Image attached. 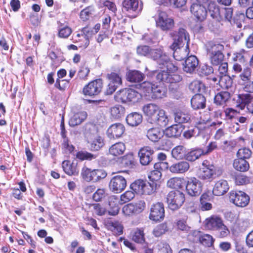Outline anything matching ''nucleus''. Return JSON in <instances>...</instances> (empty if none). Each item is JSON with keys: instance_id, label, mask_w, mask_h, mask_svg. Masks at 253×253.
<instances>
[{"instance_id": "nucleus-14", "label": "nucleus", "mask_w": 253, "mask_h": 253, "mask_svg": "<svg viewBox=\"0 0 253 253\" xmlns=\"http://www.w3.org/2000/svg\"><path fill=\"white\" fill-rule=\"evenodd\" d=\"M87 146L92 151H97L105 144L103 138L98 134H91L87 137Z\"/></svg>"}, {"instance_id": "nucleus-42", "label": "nucleus", "mask_w": 253, "mask_h": 253, "mask_svg": "<svg viewBox=\"0 0 253 253\" xmlns=\"http://www.w3.org/2000/svg\"><path fill=\"white\" fill-rule=\"evenodd\" d=\"M233 167L238 171L244 172L249 169L250 166L246 160L238 158L234 161Z\"/></svg>"}, {"instance_id": "nucleus-24", "label": "nucleus", "mask_w": 253, "mask_h": 253, "mask_svg": "<svg viewBox=\"0 0 253 253\" xmlns=\"http://www.w3.org/2000/svg\"><path fill=\"white\" fill-rule=\"evenodd\" d=\"M190 165L186 161H180L169 167V171L173 173H183L189 169Z\"/></svg>"}, {"instance_id": "nucleus-26", "label": "nucleus", "mask_w": 253, "mask_h": 253, "mask_svg": "<svg viewBox=\"0 0 253 253\" xmlns=\"http://www.w3.org/2000/svg\"><path fill=\"white\" fill-rule=\"evenodd\" d=\"M164 132L159 127L148 128L146 132L147 138L153 142H158L164 136Z\"/></svg>"}, {"instance_id": "nucleus-60", "label": "nucleus", "mask_w": 253, "mask_h": 253, "mask_svg": "<svg viewBox=\"0 0 253 253\" xmlns=\"http://www.w3.org/2000/svg\"><path fill=\"white\" fill-rule=\"evenodd\" d=\"M240 78L242 83H245L250 80H252L253 79L252 76V70L249 68L245 69L243 72L240 75Z\"/></svg>"}, {"instance_id": "nucleus-7", "label": "nucleus", "mask_w": 253, "mask_h": 253, "mask_svg": "<svg viewBox=\"0 0 253 253\" xmlns=\"http://www.w3.org/2000/svg\"><path fill=\"white\" fill-rule=\"evenodd\" d=\"M229 199L231 203L242 208L246 207L250 202V197L242 191H231L229 193Z\"/></svg>"}, {"instance_id": "nucleus-50", "label": "nucleus", "mask_w": 253, "mask_h": 253, "mask_svg": "<svg viewBox=\"0 0 253 253\" xmlns=\"http://www.w3.org/2000/svg\"><path fill=\"white\" fill-rule=\"evenodd\" d=\"M144 185V181L138 179L132 183L130 185V188L137 195H142L143 194V187Z\"/></svg>"}, {"instance_id": "nucleus-4", "label": "nucleus", "mask_w": 253, "mask_h": 253, "mask_svg": "<svg viewBox=\"0 0 253 253\" xmlns=\"http://www.w3.org/2000/svg\"><path fill=\"white\" fill-rule=\"evenodd\" d=\"M140 93L131 88H125L117 92L116 98L123 103L134 104L141 99Z\"/></svg>"}, {"instance_id": "nucleus-25", "label": "nucleus", "mask_w": 253, "mask_h": 253, "mask_svg": "<svg viewBox=\"0 0 253 253\" xmlns=\"http://www.w3.org/2000/svg\"><path fill=\"white\" fill-rule=\"evenodd\" d=\"M206 99L201 93H197L191 99V104L194 109H203L206 107Z\"/></svg>"}, {"instance_id": "nucleus-38", "label": "nucleus", "mask_w": 253, "mask_h": 253, "mask_svg": "<svg viewBox=\"0 0 253 253\" xmlns=\"http://www.w3.org/2000/svg\"><path fill=\"white\" fill-rule=\"evenodd\" d=\"M145 75L137 70L129 71L126 74L128 81L134 83H139L143 80Z\"/></svg>"}, {"instance_id": "nucleus-32", "label": "nucleus", "mask_w": 253, "mask_h": 253, "mask_svg": "<svg viewBox=\"0 0 253 253\" xmlns=\"http://www.w3.org/2000/svg\"><path fill=\"white\" fill-rule=\"evenodd\" d=\"M215 174V167L213 165H209L202 168L199 172V177L204 180L212 178Z\"/></svg>"}, {"instance_id": "nucleus-36", "label": "nucleus", "mask_w": 253, "mask_h": 253, "mask_svg": "<svg viewBox=\"0 0 253 253\" xmlns=\"http://www.w3.org/2000/svg\"><path fill=\"white\" fill-rule=\"evenodd\" d=\"M182 131V126L173 125L166 128L164 133L169 137H177L180 136Z\"/></svg>"}, {"instance_id": "nucleus-41", "label": "nucleus", "mask_w": 253, "mask_h": 253, "mask_svg": "<svg viewBox=\"0 0 253 253\" xmlns=\"http://www.w3.org/2000/svg\"><path fill=\"white\" fill-rule=\"evenodd\" d=\"M224 45L218 42H210L207 45V54L222 53Z\"/></svg>"}, {"instance_id": "nucleus-55", "label": "nucleus", "mask_w": 253, "mask_h": 253, "mask_svg": "<svg viewBox=\"0 0 253 253\" xmlns=\"http://www.w3.org/2000/svg\"><path fill=\"white\" fill-rule=\"evenodd\" d=\"M132 240L138 243H142L145 241L144 231L142 229L137 228L133 232Z\"/></svg>"}, {"instance_id": "nucleus-33", "label": "nucleus", "mask_w": 253, "mask_h": 253, "mask_svg": "<svg viewBox=\"0 0 253 253\" xmlns=\"http://www.w3.org/2000/svg\"><path fill=\"white\" fill-rule=\"evenodd\" d=\"M231 93L230 91H221L216 94L214 98V102L219 106H223L230 99Z\"/></svg>"}, {"instance_id": "nucleus-37", "label": "nucleus", "mask_w": 253, "mask_h": 253, "mask_svg": "<svg viewBox=\"0 0 253 253\" xmlns=\"http://www.w3.org/2000/svg\"><path fill=\"white\" fill-rule=\"evenodd\" d=\"M142 115L136 112L129 114L126 118L127 124L131 126H138L142 122Z\"/></svg>"}, {"instance_id": "nucleus-61", "label": "nucleus", "mask_w": 253, "mask_h": 253, "mask_svg": "<svg viewBox=\"0 0 253 253\" xmlns=\"http://www.w3.org/2000/svg\"><path fill=\"white\" fill-rule=\"evenodd\" d=\"M110 228L115 233L120 235L123 233V227L118 221L112 222L110 223Z\"/></svg>"}, {"instance_id": "nucleus-31", "label": "nucleus", "mask_w": 253, "mask_h": 253, "mask_svg": "<svg viewBox=\"0 0 253 253\" xmlns=\"http://www.w3.org/2000/svg\"><path fill=\"white\" fill-rule=\"evenodd\" d=\"M126 146L123 142H119L112 145L109 149V154L113 156L118 157L124 154Z\"/></svg>"}, {"instance_id": "nucleus-45", "label": "nucleus", "mask_w": 253, "mask_h": 253, "mask_svg": "<svg viewBox=\"0 0 253 253\" xmlns=\"http://www.w3.org/2000/svg\"><path fill=\"white\" fill-rule=\"evenodd\" d=\"M171 155L173 158L176 160H181L183 158L185 159V148L181 145L177 146L172 149Z\"/></svg>"}, {"instance_id": "nucleus-15", "label": "nucleus", "mask_w": 253, "mask_h": 253, "mask_svg": "<svg viewBox=\"0 0 253 253\" xmlns=\"http://www.w3.org/2000/svg\"><path fill=\"white\" fill-rule=\"evenodd\" d=\"M165 210L162 203L158 202L152 205L149 218L151 220L158 221L164 219Z\"/></svg>"}, {"instance_id": "nucleus-52", "label": "nucleus", "mask_w": 253, "mask_h": 253, "mask_svg": "<svg viewBox=\"0 0 253 253\" xmlns=\"http://www.w3.org/2000/svg\"><path fill=\"white\" fill-rule=\"evenodd\" d=\"M211 63L213 65H218L223 61L224 56L223 53L208 54Z\"/></svg>"}, {"instance_id": "nucleus-11", "label": "nucleus", "mask_w": 253, "mask_h": 253, "mask_svg": "<svg viewBox=\"0 0 253 253\" xmlns=\"http://www.w3.org/2000/svg\"><path fill=\"white\" fill-rule=\"evenodd\" d=\"M186 190L188 195L191 196H199L202 190L201 181L195 177L189 178L186 182Z\"/></svg>"}, {"instance_id": "nucleus-22", "label": "nucleus", "mask_w": 253, "mask_h": 253, "mask_svg": "<svg viewBox=\"0 0 253 253\" xmlns=\"http://www.w3.org/2000/svg\"><path fill=\"white\" fill-rule=\"evenodd\" d=\"M149 58L157 61L159 66L168 60V55L160 48L150 49Z\"/></svg>"}, {"instance_id": "nucleus-18", "label": "nucleus", "mask_w": 253, "mask_h": 253, "mask_svg": "<svg viewBox=\"0 0 253 253\" xmlns=\"http://www.w3.org/2000/svg\"><path fill=\"white\" fill-rule=\"evenodd\" d=\"M190 11L196 18L200 21H204L207 16V10L205 6L201 4H193L191 6Z\"/></svg>"}, {"instance_id": "nucleus-47", "label": "nucleus", "mask_w": 253, "mask_h": 253, "mask_svg": "<svg viewBox=\"0 0 253 253\" xmlns=\"http://www.w3.org/2000/svg\"><path fill=\"white\" fill-rule=\"evenodd\" d=\"M204 155V150L195 149L186 154L185 159L187 161L193 162Z\"/></svg>"}, {"instance_id": "nucleus-58", "label": "nucleus", "mask_w": 253, "mask_h": 253, "mask_svg": "<svg viewBox=\"0 0 253 253\" xmlns=\"http://www.w3.org/2000/svg\"><path fill=\"white\" fill-rule=\"evenodd\" d=\"M135 193L133 190H128L121 195L120 203L123 204L133 199L135 197Z\"/></svg>"}, {"instance_id": "nucleus-13", "label": "nucleus", "mask_w": 253, "mask_h": 253, "mask_svg": "<svg viewBox=\"0 0 253 253\" xmlns=\"http://www.w3.org/2000/svg\"><path fill=\"white\" fill-rule=\"evenodd\" d=\"M103 87V82L101 79H97L90 82L86 85L84 89L83 92L84 95L94 96L98 95L101 91Z\"/></svg>"}, {"instance_id": "nucleus-9", "label": "nucleus", "mask_w": 253, "mask_h": 253, "mask_svg": "<svg viewBox=\"0 0 253 253\" xmlns=\"http://www.w3.org/2000/svg\"><path fill=\"white\" fill-rule=\"evenodd\" d=\"M145 208V202L141 200L137 203H131L124 206L122 211L126 215L131 216L141 212Z\"/></svg>"}, {"instance_id": "nucleus-64", "label": "nucleus", "mask_w": 253, "mask_h": 253, "mask_svg": "<svg viewBox=\"0 0 253 253\" xmlns=\"http://www.w3.org/2000/svg\"><path fill=\"white\" fill-rule=\"evenodd\" d=\"M245 54L244 50L240 51V52H237L234 53L233 56V60L236 62H239L240 63H244L246 61Z\"/></svg>"}, {"instance_id": "nucleus-21", "label": "nucleus", "mask_w": 253, "mask_h": 253, "mask_svg": "<svg viewBox=\"0 0 253 253\" xmlns=\"http://www.w3.org/2000/svg\"><path fill=\"white\" fill-rule=\"evenodd\" d=\"M229 189L227 181L224 179L217 181L214 184L212 193L215 196H222L226 193Z\"/></svg>"}, {"instance_id": "nucleus-35", "label": "nucleus", "mask_w": 253, "mask_h": 253, "mask_svg": "<svg viewBox=\"0 0 253 253\" xmlns=\"http://www.w3.org/2000/svg\"><path fill=\"white\" fill-rule=\"evenodd\" d=\"M193 234L204 246L211 247L212 245L213 240L211 236L209 234H202L200 231H195Z\"/></svg>"}, {"instance_id": "nucleus-12", "label": "nucleus", "mask_w": 253, "mask_h": 253, "mask_svg": "<svg viewBox=\"0 0 253 253\" xmlns=\"http://www.w3.org/2000/svg\"><path fill=\"white\" fill-rule=\"evenodd\" d=\"M126 186V180L124 176L120 175L113 177L109 183L110 190L115 193L122 192L125 189Z\"/></svg>"}, {"instance_id": "nucleus-28", "label": "nucleus", "mask_w": 253, "mask_h": 253, "mask_svg": "<svg viewBox=\"0 0 253 253\" xmlns=\"http://www.w3.org/2000/svg\"><path fill=\"white\" fill-rule=\"evenodd\" d=\"M186 184V181L183 177H174L170 178L167 182L168 187L171 189H182Z\"/></svg>"}, {"instance_id": "nucleus-16", "label": "nucleus", "mask_w": 253, "mask_h": 253, "mask_svg": "<svg viewBox=\"0 0 253 253\" xmlns=\"http://www.w3.org/2000/svg\"><path fill=\"white\" fill-rule=\"evenodd\" d=\"M125 130L124 126L121 123L112 125L107 131V136L110 139L118 138L122 136Z\"/></svg>"}, {"instance_id": "nucleus-46", "label": "nucleus", "mask_w": 253, "mask_h": 253, "mask_svg": "<svg viewBox=\"0 0 253 253\" xmlns=\"http://www.w3.org/2000/svg\"><path fill=\"white\" fill-rule=\"evenodd\" d=\"M253 97L250 93L240 94L238 95L237 102L239 103V106L241 109H244L246 105L252 101Z\"/></svg>"}, {"instance_id": "nucleus-44", "label": "nucleus", "mask_w": 253, "mask_h": 253, "mask_svg": "<svg viewBox=\"0 0 253 253\" xmlns=\"http://www.w3.org/2000/svg\"><path fill=\"white\" fill-rule=\"evenodd\" d=\"M208 8L210 15L213 19L219 21L221 18L219 8L216 3L211 2L209 4Z\"/></svg>"}, {"instance_id": "nucleus-6", "label": "nucleus", "mask_w": 253, "mask_h": 253, "mask_svg": "<svg viewBox=\"0 0 253 253\" xmlns=\"http://www.w3.org/2000/svg\"><path fill=\"white\" fill-rule=\"evenodd\" d=\"M107 78L109 81L106 89L107 94H112L117 88L122 84V72L120 69H117L107 75Z\"/></svg>"}, {"instance_id": "nucleus-29", "label": "nucleus", "mask_w": 253, "mask_h": 253, "mask_svg": "<svg viewBox=\"0 0 253 253\" xmlns=\"http://www.w3.org/2000/svg\"><path fill=\"white\" fill-rule=\"evenodd\" d=\"M87 116L85 111L78 112L71 117L69 121V124L71 126L79 125L86 119Z\"/></svg>"}, {"instance_id": "nucleus-39", "label": "nucleus", "mask_w": 253, "mask_h": 253, "mask_svg": "<svg viewBox=\"0 0 253 253\" xmlns=\"http://www.w3.org/2000/svg\"><path fill=\"white\" fill-rule=\"evenodd\" d=\"M174 121L178 124L188 123L190 120V115L186 112L176 110L174 113Z\"/></svg>"}, {"instance_id": "nucleus-48", "label": "nucleus", "mask_w": 253, "mask_h": 253, "mask_svg": "<svg viewBox=\"0 0 253 253\" xmlns=\"http://www.w3.org/2000/svg\"><path fill=\"white\" fill-rule=\"evenodd\" d=\"M219 85L223 89H229L233 88V80L228 75H220Z\"/></svg>"}, {"instance_id": "nucleus-43", "label": "nucleus", "mask_w": 253, "mask_h": 253, "mask_svg": "<svg viewBox=\"0 0 253 253\" xmlns=\"http://www.w3.org/2000/svg\"><path fill=\"white\" fill-rule=\"evenodd\" d=\"M110 114L112 118L118 119L123 116L125 113V109L121 105H117L110 108Z\"/></svg>"}, {"instance_id": "nucleus-17", "label": "nucleus", "mask_w": 253, "mask_h": 253, "mask_svg": "<svg viewBox=\"0 0 253 253\" xmlns=\"http://www.w3.org/2000/svg\"><path fill=\"white\" fill-rule=\"evenodd\" d=\"M169 119L165 111L160 108L149 121L150 123H157L160 126H166L169 123Z\"/></svg>"}, {"instance_id": "nucleus-30", "label": "nucleus", "mask_w": 253, "mask_h": 253, "mask_svg": "<svg viewBox=\"0 0 253 253\" xmlns=\"http://www.w3.org/2000/svg\"><path fill=\"white\" fill-rule=\"evenodd\" d=\"M62 166L64 172L69 175H75L79 173L77 163L74 162L71 163L69 161H64L62 162Z\"/></svg>"}, {"instance_id": "nucleus-1", "label": "nucleus", "mask_w": 253, "mask_h": 253, "mask_svg": "<svg viewBox=\"0 0 253 253\" xmlns=\"http://www.w3.org/2000/svg\"><path fill=\"white\" fill-rule=\"evenodd\" d=\"M169 35L173 40L170 46L173 50V57L178 61L185 59L189 52L188 34L184 29L180 28L178 31L170 32Z\"/></svg>"}, {"instance_id": "nucleus-59", "label": "nucleus", "mask_w": 253, "mask_h": 253, "mask_svg": "<svg viewBox=\"0 0 253 253\" xmlns=\"http://www.w3.org/2000/svg\"><path fill=\"white\" fill-rule=\"evenodd\" d=\"M251 155V150L250 149L247 148L240 149L237 153L238 158L241 159L246 160L249 159Z\"/></svg>"}, {"instance_id": "nucleus-53", "label": "nucleus", "mask_w": 253, "mask_h": 253, "mask_svg": "<svg viewBox=\"0 0 253 253\" xmlns=\"http://www.w3.org/2000/svg\"><path fill=\"white\" fill-rule=\"evenodd\" d=\"M76 157L81 160H88L90 161L92 159H94L96 158V156L95 155H93L90 153H89L87 151H79L76 154Z\"/></svg>"}, {"instance_id": "nucleus-20", "label": "nucleus", "mask_w": 253, "mask_h": 253, "mask_svg": "<svg viewBox=\"0 0 253 253\" xmlns=\"http://www.w3.org/2000/svg\"><path fill=\"white\" fill-rule=\"evenodd\" d=\"M168 164L164 162L156 163L154 165V169L149 175V178L152 181L159 180L162 176L161 171L165 168H168Z\"/></svg>"}, {"instance_id": "nucleus-10", "label": "nucleus", "mask_w": 253, "mask_h": 253, "mask_svg": "<svg viewBox=\"0 0 253 253\" xmlns=\"http://www.w3.org/2000/svg\"><path fill=\"white\" fill-rule=\"evenodd\" d=\"M156 74V79L159 82L168 83H177L181 81L182 77L178 74H170L165 69L159 72H155Z\"/></svg>"}, {"instance_id": "nucleus-34", "label": "nucleus", "mask_w": 253, "mask_h": 253, "mask_svg": "<svg viewBox=\"0 0 253 253\" xmlns=\"http://www.w3.org/2000/svg\"><path fill=\"white\" fill-rule=\"evenodd\" d=\"M123 8L130 12H139L142 10V6H139L138 0H124L123 2Z\"/></svg>"}, {"instance_id": "nucleus-51", "label": "nucleus", "mask_w": 253, "mask_h": 253, "mask_svg": "<svg viewBox=\"0 0 253 253\" xmlns=\"http://www.w3.org/2000/svg\"><path fill=\"white\" fill-rule=\"evenodd\" d=\"M156 184L155 182H148L144 181V185L143 187L142 195H152L156 190Z\"/></svg>"}, {"instance_id": "nucleus-40", "label": "nucleus", "mask_w": 253, "mask_h": 253, "mask_svg": "<svg viewBox=\"0 0 253 253\" xmlns=\"http://www.w3.org/2000/svg\"><path fill=\"white\" fill-rule=\"evenodd\" d=\"M160 107L155 104L149 103L144 105L143 111L147 117L148 121H149L153 116L156 113Z\"/></svg>"}, {"instance_id": "nucleus-62", "label": "nucleus", "mask_w": 253, "mask_h": 253, "mask_svg": "<svg viewBox=\"0 0 253 253\" xmlns=\"http://www.w3.org/2000/svg\"><path fill=\"white\" fill-rule=\"evenodd\" d=\"M167 227L164 224H161L156 226L153 230V233L155 237H160L167 231Z\"/></svg>"}, {"instance_id": "nucleus-8", "label": "nucleus", "mask_w": 253, "mask_h": 253, "mask_svg": "<svg viewBox=\"0 0 253 253\" xmlns=\"http://www.w3.org/2000/svg\"><path fill=\"white\" fill-rule=\"evenodd\" d=\"M81 174L84 180L94 182L104 178L107 175L106 172L102 169L91 170L85 167L83 168Z\"/></svg>"}, {"instance_id": "nucleus-56", "label": "nucleus", "mask_w": 253, "mask_h": 253, "mask_svg": "<svg viewBox=\"0 0 253 253\" xmlns=\"http://www.w3.org/2000/svg\"><path fill=\"white\" fill-rule=\"evenodd\" d=\"M159 68L165 69L171 73H174L177 70V67L174 65L169 59L168 56V60L166 61H163L160 65Z\"/></svg>"}, {"instance_id": "nucleus-54", "label": "nucleus", "mask_w": 253, "mask_h": 253, "mask_svg": "<svg viewBox=\"0 0 253 253\" xmlns=\"http://www.w3.org/2000/svg\"><path fill=\"white\" fill-rule=\"evenodd\" d=\"M156 253H172V250L169 244L161 242L155 248Z\"/></svg>"}, {"instance_id": "nucleus-19", "label": "nucleus", "mask_w": 253, "mask_h": 253, "mask_svg": "<svg viewBox=\"0 0 253 253\" xmlns=\"http://www.w3.org/2000/svg\"><path fill=\"white\" fill-rule=\"evenodd\" d=\"M153 153V150L150 147L147 146L142 148L138 153L140 163L144 166L149 164L153 159L152 155Z\"/></svg>"}, {"instance_id": "nucleus-63", "label": "nucleus", "mask_w": 253, "mask_h": 253, "mask_svg": "<svg viewBox=\"0 0 253 253\" xmlns=\"http://www.w3.org/2000/svg\"><path fill=\"white\" fill-rule=\"evenodd\" d=\"M65 129L62 127L61 129V134L63 138V145L64 148L67 149L70 152L73 151L74 147L72 145H70L68 138L65 135Z\"/></svg>"}, {"instance_id": "nucleus-49", "label": "nucleus", "mask_w": 253, "mask_h": 253, "mask_svg": "<svg viewBox=\"0 0 253 253\" xmlns=\"http://www.w3.org/2000/svg\"><path fill=\"white\" fill-rule=\"evenodd\" d=\"M204 84L199 80L193 81L189 85V89L196 94L204 91Z\"/></svg>"}, {"instance_id": "nucleus-5", "label": "nucleus", "mask_w": 253, "mask_h": 253, "mask_svg": "<svg viewBox=\"0 0 253 253\" xmlns=\"http://www.w3.org/2000/svg\"><path fill=\"white\" fill-rule=\"evenodd\" d=\"M156 25L164 32L171 30L174 26V22L171 17L165 11H160L155 18Z\"/></svg>"}, {"instance_id": "nucleus-3", "label": "nucleus", "mask_w": 253, "mask_h": 253, "mask_svg": "<svg viewBox=\"0 0 253 253\" xmlns=\"http://www.w3.org/2000/svg\"><path fill=\"white\" fill-rule=\"evenodd\" d=\"M185 201V195L179 191H171L166 196L168 208L172 211L179 209Z\"/></svg>"}, {"instance_id": "nucleus-23", "label": "nucleus", "mask_w": 253, "mask_h": 253, "mask_svg": "<svg viewBox=\"0 0 253 253\" xmlns=\"http://www.w3.org/2000/svg\"><path fill=\"white\" fill-rule=\"evenodd\" d=\"M199 61L196 56L191 55L188 57L183 64V70L188 73H193L197 67Z\"/></svg>"}, {"instance_id": "nucleus-57", "label": "nucleus", "mask_w": 253, "mask_h": 253, "mask_svg": "<svg viewBox=\"0 0 253 253\" xmlns=\"http://www.w3.org/2000/svg\"><path fill=\"white\" fill-rule=\"evenodd\" d=\"M209 196L207 194L202 195L200 199L201 208L203 211L210 210L212 208V205L207 201Z\"/></svg>"}, {"instance_id": "nucleus-2", "label": "nucleus", "mask_w": 253, "mask_h": 253, "mask_svg": "<svg viewBox=\"0 0 253 253\" xmlns=\"http://www.w3.org/2000/svg\"><path fill=\"white\" fill-rule=\"evenodd\" d=\"M140 88L146 95L154 99H161L167 95V89L163 86L153 84L149 82H144L140 84Z\"/></svg>"}, {"instance_id": "nucleus-27", "label": "nucleus", "mask_w": 253, "mask_h": 253, "mask_svg": "<svg viewBox=\"0 0 253 253\" xmlns=\"http://www.w3.org/2000/svg\"><path fill=\"white\" fill-rule=\"evenodd\" d=\"M223 221L217 216H212L207 218L205 221L206 227L209 229L217 230L221 226Z\"/></svg>"}]
</instances>
